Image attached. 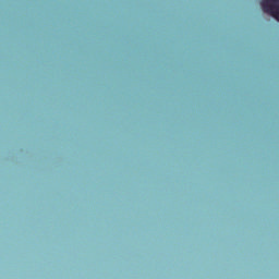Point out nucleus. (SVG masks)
Masks as SVG:
<instances>
[{"instance_id": "1", "label": "nucleus", "mask_w": 279, "mask_h": 279, "mask_svg": "<svg viewBox=\"0 0 279 279\" xmlns=\"http://www.w3.org/2000/svg\"><path fill=\"white\" fill-rule=\"evenodd\" d=\"M260 7L263 12L279 22V0H262Z\"/></svg>"}]
</instances>
